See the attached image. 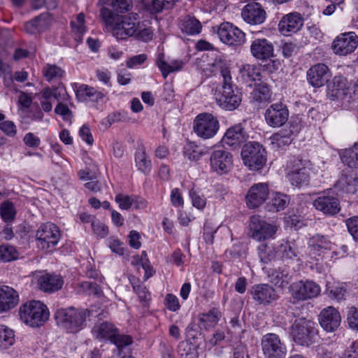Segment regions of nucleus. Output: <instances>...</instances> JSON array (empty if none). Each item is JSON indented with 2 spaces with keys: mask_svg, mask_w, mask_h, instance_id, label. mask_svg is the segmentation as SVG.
Returning <instances> with one entry per match:
<instances>
[{
  "mask_svg": "<svg viewBox=\"0 0 358 358\" xmlns=\"http://www.w3.org/2000/svg\"><path fill=\"white\" fill-rule=\"evenodd\" d=\"M101 19L108 31L118 40H125L134 36L141 28V22L136 13L115 15L106 8L101 9Z\"/></svg>",
  "mask_w": 358,
  "mask_h": 358,
  "instance_id": "1",
  "label": "nucleus"
},
{
  "mask_svg": "<svg viewBox=\"0 0 358 358\" xmlns=\"http://www.w3.org/2000/svg\"><path fill=\"white\" fill-rule=\"evenodd\" d=\"M18 313L21 321L32 328L43 326L50 317L47 306L40 301L35 300L20 306Z\"/></svg>",
  "mask_w": 358,
  "mask_h": 358,
  "instance_id": "2",
  "label": "nucleus"
},
{
  "mask_svg": "<svg viewBox=\"0 0 358 358\" xmlns=\"http://www.w3.org/2000/svg\"><path fill=\"white\" fill-rule=\"evenodd\" d=\"M60 238L61 231L59 227L52 222H46L41 225L36 233L38 246L46 252L53 251Z\"/></svg>",
  "mask_w": 358,
  "mask_h": 358,
  "instance_id": "3",
  "label": "nucleus"
},
{
  "mask_svg": "<svg viewBox=\"0 0 358 358\" xmlns=\"http://www.w3.org/2000/svg\"><path fill=\"white\" fill-rule=\"evenodd\" d=\"M241 155L243 163L251 171H258L266 164V151L257 143H246L242 150Z\"/></svg>",
  "mask_w": 358,
  "mask_h": 358,
  "instance_id": "4",
  "label": "nucleus"
},
{
  "mask_svg": "<svg viewBox=\"0 0 358 358\" xmlns=\"http://www.w3.org/2000/svg\"><path fill=\"white\" fill-rule=\"evenodd\" d=\"M278 229L277 224L273 222H268L259 215L250 217L249 234L252 238L257 241H263L273 238Z\"/></svg>",
  "mask_w": 358,
  "mask_h": 358,
  "instance_id": "5",
  "label": "nucleus"
},
{
  "mask_svg": "<svg viewBox=\"0 0 358 358\" xmlns=\"http://www.w3.org/2000/svg\"><path fill=\"white\" fill-rule=\"evenodd\" d=\"M219 128L220 123L217 118L211 113H201L194 120V131L203 139H209L215 136Z\"/></svg>",
  "mask_w": 358,
  "mask_h": 358,
  "instance_id": "6",
  "label": "nucleus"
},
{
  "mask_svg": "<svg viewBox=\"0 0 358 358\" xmlns=\"http://www.w3.org/2000/svg\"><path fill=\"white\" fill-rule=\"evenodd\" d=\"M289 292L294 301H303L317 297L321 287L313 280H299L290 285Z\"/></svg>",
  "mask_w": 358,
  "mask_h": 358,
  "instance_id": "7",
  "label": "nucleus"
},
{
  "mask_svg": "<svg viewBox=\"0 0 358 358\" xmlns=\"http://www.w3.org/2000/svg\"><path fill=\"white\" fill-rule=\"evenodd\" d=\"M291 334L295 343L300 345L308 346L314 341V323L306 318L297 319L291 327Z\"/></svg>",
  "mask_w": 358,
  "mask_h": 358,
  "instance_id": "8",
  "label": "nucleus"
},
{
  "mask_svg": "<svg viewBox=\"0 0 358 358\" xmlns=\"http://www.w3.org/2000/svg\"><path fill=\"white\" fill-rule=\"evenodd\" d=\"M57 322L71 332L78 331L85 320V313L74 308L60 309L55 313Z\"/></svg>",
  "mask_w": 358,
  "mask_h": 358,
  "instance_id": "9",
  "label": "nucleus"
},
{
  "mask_svg": "<svg viewBox=\"0 0 358 358\" xmlns=\"http://www.w3.org/2000/svg\"><path fill=\"white\" fill-rule=\"evenodd\" d=\"M220 41L229 46H240L246 41L245 33L231 22L221 23L217 29Z\"/></svg>",
  "mask_w": 358,
  "mask_h": 358,
  "instance_id": "10",
  "label": "nucleus"
},
{
  "mask_svg": "<svg viewBox=\"0 0 358 358\" xmlns=\"http://www.w3.org/2000/svg\"><path fill=\"white\" fill-rule=\"evenodd\" d=\"M358 46V36L354 31L340 34L333 41L331 50L339 56H346L352 53Z\"/></svg>",
  "mask_w": 358,
  "mask_h": 358,
  "instance_id": "11",
  "label": "nucleus"
},
{
  "mask_svg": "<svg viewBox=\"0 0 358 358\" xmlns=\"http://www.w3.org/2000/svg\"><path fill=\"white\" fill-rule=\"evenodd\" d=\"M262 349L266 358H285L287 348L275 334H267L262 337Z\"/></svg>",
  "mask_w": 358,
  "mask_h": 358,
  "instance_id": "12",
  "label": "nucleus"
},
{
  "mask_svg": "<svg viewBox=\"0 0 358 358\" xmlns=\"http://www.w3.org/2000/svg\"><path fill=\"white\" fill-rule=\"evenodd\" d=\"M311 162L307 159L298 158L292 162L289 178L292 185L300 187L307 185L310 180Z\"/></svg>",
  "mask_w": 358,
  "mask_h": 358,
  "instance_id": "13",
  "label": "nucleus"
},
{
  "mask_svg": "<svg viewBox=\"0 0 358 358\" xmlns=\"http://www.w3.org/2000/svg\"><path fill=\"white\" fill-rule=\"evenodd\" d=\"M215 97L220 106L227 110L236 109L241 101L240 96L232 89L231 81L223 83L222 88L215 92Z\"/></svg>",
  "mask_w": 358,
  "mask_h": 358,
  "instance_id": "14",
  "label": "nucleus"
},
{
  "mask_svg": "<svg viewBox=\"0 0 358 358\" xmlns=\"http://www.w3.org/2000/svg\"><path fill=\"white\" fill-rule=\"evenodd\" d=\"M270 194L268 185L266 182H259L252 185L246 195V206L250 209H256L262 206L268 199Z\"/></svg>",
  "mask_w": 358,
  "mask_h": 358,
  "instance_id": "15",
  "label": "nucleus"
},
{
  "mask_svg": "<svg viewBox=\"0 0 358 358\" xmlns=\"http://www.w3.org/2000/svg\"><path fill=\"white\" fill-rule=\"evenodd\" d=\"M289 110L282 103L271 104L264 113L266 124L272 128H278L283 126L288 120Z\"/></svg>",
  "mask_w": 358,
  "mask_h": 358,
  "instance_id": "16",
  "label": "nucleus"
},
{
  "mask_svg": "<svg viewBox=\"0 0 358 358\" xmlns=\"http://www.w3.org/2000/svg\"><path fill=\"white\" fill-rule=\"evenodd\" d=\"M242 20L250 25H258L264 22L266 13L259 3H249L241 10Z\"/></svg>",
  "mask_w": 358,
  "mask_h": 358,
  "instance_id": "17",
  "label": "nucleus"
},
{
  "mask_svg": "<svg viewBox=\"0 0 358 358\" xmlns=\"http://www.w3.org/2000/svg\"><path fill=\"white\" fill-rule=\"evenodd\" d=\"M341 317L339 312L333 306H328L322 310L319 315V323L327 332L335 331L340 326Z\"/></svg>",
  "mask_w": 358,
  "mask_h": 358,
  "instance_id": "18",
  "label": "nucleus"
},
{
  "mask_svg": "<svg viewBox=\"0 0 358 358\" xmlns=\"http://www.w3.org/2000/svg\"><path fill=\"white\" fill-rule=\"evenodd\" d=\"M303 27V17L298 13H290L284 15L278 23V30L283 36L296 33Z\"/></svg>",
  "mask_w": 358,
  "mask_h": 358,
  "instance_id": "19",
  "label": "nucleus"
},
{
  "mask_svg": "<svg viewBox=\"0 0 358 358\" xmlns=\"http://www.w3.org/2000/svg\"><path fill=\"white\" fill-rule=\"evenodd\" d=\"M233 164L231 155L224 150H216L210 157V165L219 174L227 173Z\"/></svg>",
  "mask_w": 358,
  "mask_h": 358,
  "instance_id": "20",
  "label": "nucleus"
},
{
  "mask_svg": "<svg viewBox=\"0 0 358 358\" xmlns=\"http://www.w3.org/2000/svg\"><path fill=\"white\" fill-rule=\"evenodd\" d=\"M251 294L259 304L268 305L278 299L275 289L267 284H259L252 287Z\"/></svg>",
  "mask_w": 358,
  "mask_h": 358,
  "instance_id": "21",
  "label": "nucleus"
},
{
  "mask_svg": "<svg viewBox=\"0 0 358 358\" xmlns=\"http://www.w3.org/2000/svg\"><path fill=\"white\" fill-rule=\"evenodd\" d=\"M313 206L317 210L327 215H334L341 210L337 198L331 196H320L313 201Z\"/></svg>",
  "mask_w": 358,
  "mask_h": 358,
  "instance_id": "22",
  "label": "nucleus"
},
{
  "mask_svg": "<svg viewBox=\"0 0 358 358\" xmlns=\"http://www.w3.org/2000/svg\"><path fill=\"white\" fill-rule=\"evenodd\" d=\"M252 55L258 60L264 61L273 56V45L266 38H258L250 45Z\"/></svg>",
  "mask_w": 358,
  "mask_h": 358,
  "instance_id": "23",
  "label": "nucleus"
},
{
  "mask_svg": "<svg viewBox=\"0 0 358 358\" xmlns=\"http://www.w3.org/2000/svg\"><path fill=\"white\" fill-rule=\"evenodd\" d=\"M348 93V83L343 77L336 76L327 85V96L332 100H341Z\"/></svg>",
  "mask_w": 358,
  "mask_h": 358,
  "instance_id": "24",
  "label": "nucleus"
},
{
  "mask_svg": "<svg viewBox=\"0 0 358 358\" xmlns=\"http://www.w3.org/2000/svg\"><path fill=\"white\" fill-rule=\"evenodd\" d=\"M18 293L12 287H0V313L6 312L19 303Z\"/></svg>",
  "mask_w": 358,
  "mask_h": 358,
  "instance_id": "25",
  "label": "nucleus"
},
{
  "mask_svg": "<svg viewBox=\"0 0 358 358\" xmlns=\"http://www.w3.org/2000/svg\"><path fill=\"white\" fill-rule=\"evenodd\" d=\"M37 283L43 292H54L62 289L64 280L61 275L45 273L38 278Z\"/></svg>",
  "mask_w": 358,
  "mask_h": 358,
  "instance_id": "26",
  "label": "nucleus"
},
{
  "mask_svg": "<svg viewBox=\"0 0 358 358\" xmlns=\"http://www.w3.org/2000/svg\"><path fill=\"white\" fill-rule=\"evenodd\" d=\"M328 67L323 64L313 66L307 73L309 83L314 87L323 86L328 80Z\"/></svg>",
  "mask_w": 358,
  "mask_h": 358,
  "instance_id": "27",
  "label": "nucleus"
},
{
  "mask_svg": "<svg viewBox=\"0 0 358 358\" xmlns=\"http://www.w3.org/2000/svg\"><path fill=\"white\" fill-rule=\"evenodd\" d=\"M299 131V128L296 124H290L271 136V143L278 148L287 145L291 143L292 136L296 134Z\"/></svg>",
  "mask_w": 358,
  "mask_h": 358,
  "instance_id": "28",
  "label": "nucleus"
},
{
  "mask_svg": "<svg viewBox=\"0 0 358 358\" xmlns=\"http://www.w3.org/2000/svg\"><path fill=\"white\" fill-rule=\"evenodd\" d=\"M244 141V128L241 124L229 127L222 139V143L229 147L238 146Z\"/></svg>",
  "mask_w": 358,
  "mask_h": 358,
  "instance_id": "29",
  "label": "nucleus"
},
{
  "mask_svg": "<svg viewBox=\"0 0 358 358\" xmlns=\"http://www.w3.org/2000/svg\"><path fill=\"white\" fill-rule=\"evenodd\" d=\"M206 71L212 73L220 72L222 76L223 83L231 81V76L229 69V64L221 56L217 57L214 59L210 61L207 65Z\"/></svg>",
  "mask_w": 358,
  "mask_h": 358,
  "instance_id": "30",
  "label": "nucleus"
},
{
  "mask_svg": "<svg viewBox=\"0 0 358 358\" xmlns=\"http://www.w3.org/2000/svg\"><path fill=\"white\" fill-rule=\"evenodd\" d=\"M93 335L99 340H111L117 335V329L109 322H105L94 327Z\"/></svg>",
  "mask_w": 358,
  "mask_h": 358,
  "instance_id": "31",
  "label": "nucleus"
},
{
  "mask_svg": "<svg viewBox=\"0 0 358 358\" xmlns=\"http://www.w3.org/2000/svg\"><path fill=\"white\" fill-rule=\"evenodd\" d=\"M51 23L50 15L45 13L27 22L25 25L26 31L30 34H37L47 29Z\"/></svg>",
  "mask_w": 358,
  "mask_h": 358,
  "instance_id": "32",
  "label": "nucleus"
},
{
  "mask_svg": "<svg viewBox=\"0 0 358 358\" xmlns=\"http://www.w3.org/2000/svg\"><path fill=\"white\" fill-rule=\"evenodd\" d=\"M342 162L352 169L358 168V143H355L349 148L343 149L339 152Z\"/></svg>",
  "mask_w": 358,
  "mask_h": 358,
  "instance_id": "33",
  "label": "nucleus"
},
{
  "mask_svg": "<svg viewBox=\"0 0 358 358\" xmlns=\"http://www.w3.org/2000/svg\"><path fill=\"white\" fill-rule=\"evenodd\" d=\"M252 100L257 103H265L271 100V92L268 85L265 83L255 84V89L251 94Z\"/></svg>",
  "mask_w": 358,
  "mask_h": 358,
  "instance_id": "34",
  "label": "nucleus"
},
{
  "mask_svg": "<svg viewBox=\"0 0 358 358\" xmlns=\"http://www.w3.org/2000/svg\"><path fill=\"white\" fill-rule=\"evenodd\" d=\"M76 96L80 101L89 99L96 101L103 97V94L92 87L87 85H81L76 90Z\"/></svg>",
  "mask_w": 358,
  "mask_h": 358,
  "instance_id": "35",
  "label": "nucleus"
},
{
  "mask_svg": "<svg viewBox=\"0 0 358 358\" xmlns=\"http://www.w3.org/2000/svg\"><path fill=\"white\" fill-rule=\"evenodd\" d=\"M338 188L347 193H355L358 187V176L352 173L343 175L337 182Z\"/></svg>",
  "mask_w": 358,
  "mask_h": 358,
  "instance_id": "36",
  "label": "nucleus"
},
{
  "mask_svg": "<svg viewBox=\"0 0 358 358\" xmlns=\"http://www.w3.org/2000/svg\"><path fill=\"white\" fill-rule=\"evenodd\" d=\"M289 197L280 192H274L268 203L269 210L279 212L284 210L289 203Z\"/></svg>",
  "mask_w": 358,
  "mask_h": 358,
  "instance_id": "37",
  "label": "nucleus"
},
{
  "mask_svg": "<svg viewBox=\"0 0 358 358\" xmlns=\"http://www.w3.org/2000/svg\"><path fill=\"white\" fill-rule=\"evenodd\" d=\"M240 74L245 83L259 80L261 77L260 69L254 64H243L240 69Z\"/></svg>",
  "mask_w": 358,
  "mask_h": 358,
  "instance_id": "38",
  "label": "nucleus"
},
{
  "mask_svg": "<svg viewBox=\"0 0 358 358\" xmlns=\"http://www.w3.org/2000/svg\"><path fill=\"white\" fill-rule=\"evenodd\" d=\"M147 255L145 252L142 253V257L140 258L138 256L133 257V260L131 264L133 265L137 266L138 270L140 271V266L144 271V280H148L150 277H151L154 273L155 271L153 268L150 266V262L148 259L146 257Z\"/></svg>",
  "mask_w": 358,
  "mask_h": 358,
  "instance_id": "39",
  "label": "nucleus"
},
{
  "mask_svg": "<svg viewBox=\"0 0 358 358\" xmlns=\"http://www.w3.org/2000/svg\"><path fill=\"white\" fill-rule=\"evenodd\" d=\"M16 214L17 210L12 201L7 200L0 204V217L5 222H12Z\"/></svg>",
  "mask_w": 358,
  "mask_h": 358,
  "instance_id": "40",
  "label": "nucleus"
},
{
  "mask_svg": "<svg viewBox=\"0 0 358 358\" xmlns=\"http://www.w3.org/2000/svg\"><path fill=\"white\" fill-rule=\"evenodd\" d=\"M220 316V311L216 308H213L208 313L200 316L199 322L205 329L213 327L217 324Z\"/></svg>",
  "mask_w": 358,
  "mask_h": 358,
  "instance_id": "41",
  "label": "nucleus"
},
{
  "mask_svg": "<svg viewBox=\"0 0 358 358\" xmlns=\"http://www.w3.org/2000/svg\"><path fill=\"white\" fill-rule=\"evenodd\" d=\"M182 31L188 35L198 34L201 31V22L194 17H186L182 23Z\"/></svg>",
  "mask_w": 358,
  "mask_h": 358,
  "instance_id": "42",
  "label": "nucleus"
},
{
  "mask_svg": "<svg viewBox=\"0 0 358 358\" xmlns=\"http://www.w3.org/2000/svg\"><path fill=\"white\" fill-rule=\"evenodd\" d=\"M19 257L20 253L14 246L9 244L0 245V261L10 262L17 260Z\"/></svg>",
  "mask_w": 358,
  "mask_h": 358,
  "instance_id": "43",
  "label": "nucleus"
},
{
  "mask_svg": "<svg viewBox=\"0 0 358 358\" xmlns=\"http://www.w3.org/2000/svg\"><path fill=\"white\" fill-rule=\"evenodd\" d=\"M15 342L14 331L7 326L0 324V348L7 349Z\"/></svg>",
  "mask_w": 358,
  "mask_h": 358,
  "instance_id": "44",
  "label": "nucleus"
},
{
  "mask_svg": "<svg viewBox=\"0 0 358 358\" xmlns=\"http://www.w3.org/2000/svg\"><path fill=\"white\" fill-rule=\"evenodd\" d=\"M136 163L138 169L145 174L151 171V162L144 150H138L136 154Z\"/></svg>",
  "mask_w": 358,
  "mask_h": 358,
  "instance_id": "45",
  "label": "nucleus"
},
{
  "mask_svg": "<svg viewBox=\"0 0 358 358\" xmlns=\"http://www.w3.org/2000/svg\"><path fill=\"white\" fill-rule=\"evenodd\" d=\"M41 94L42 98L45 100H48L53 97L59 101L62 96L66 94V90L62 85L55 87H47L41 91Z\"/></svg>",
  "mask_w": 358,
  "mask_h": 358,
  "instance_id": "46",
  "label": "nucleus"
},
{
  "mask_svg": "<svg viewBox=\"0 0 358 358\" xmlns=\"http://www.w3.org/2000/svg\"><path fill=\"white\" fill-rule=\"evenodd\" d=\"M259 257L264 264H268L274 260L275 252L274 248L268 244H263L259 247Z\"/></svg>",
  "mask_w": 358,
  "mask_h": 358,
  "instance_id": "47",
  "label": "nucleus"
},
{
  "mask_svg": "<svg viewBox=\"0 0 358 358\" xmlns=\"http://www.w3.org/2000/svg\"><path fill=\"white\" fill-rule=\"evenodd\" d=\"M73 32L76 36V39L78 41L82 40L83 34L85 32V15L80 13L78 15L76 21L71 22Z\"/></svg>",
  "mask_w": 358,
  "mask_h": 358,
  "instance_id": "48",
  "label": "nucleus"
},
{
  "mask_svg": "<svg viewBox=\"0 0 358 358\" xmlns=\"http://www.w3.org/2000/svg\"><path fill=\"white\" fill-rule=\"evenodd\" d=\"M308 245L313 252H315L322 249L329 250L331 243L323 236H315L309 240Z\"/></svg>",
  "mask_w": 358,
  "mask_h": 358,
  "instance_id": "49",
  "label": "nucleus"
},
{
  "mask_svg": "<svg viewBox=\"0 0 358 358\" xmlns=\"http://www.w3.org/2000/svg\"><path fill=\"white\" fill-rule=\"evenodd\" d=\"M43 73L45 79L48 81H50L54 78L62 77L64 74V71L56 65L48 64L43 68Z\"/></svg>",
  "mask_w": 358,
  "mask_h": 358,
  "instance_id": "50",
  "label": "nucleus"
},
{
  "mask_svg": "<svg viewBox=\"0 0 358 358\" xmlns=\"http://www.w3.org/2000/svg\"><path fill=\"white\" fill-rule=\"evenodd\" d=\"M184 154L189 160L197 161L203 155V152L194 143L189 142L184 148Z\"/></svg>",
  "mask_w": 358,
  "mask_h": 358,
  "instance_id": "51",
  "label": "nucleus"
},
{
  "mask_svg": "<svg viewBox=\"0 0 358 358\" xmlns=\"http://www.w3.org/2000/svg\"><path fill=\"white\" fill-rule=\"evenodd\" d=\"M90 294H92L98 299H103L104 301H109L110 298L115 295L113 291L110 287H108L104 293L100 286L96 283L92 284Z\"/></svg>",
  "mask_w": 358,
  "mask_h": 358,
  "instance_id": "52",
  "label": "nucleus"
},
{
  "mask_svg": "<svg viewBox=\"0 0 358 358\" xmlns=\"http://www.w3.org/2000/svg\"><path fill=\"white\" fill-rule=\"evenodd\" d=\"M115 201L121 210H129L132 206L134 199L132 196L124 193H119L115 196Z\"/></svg>",
  "mask_w": 358,
  "mask_h": 358,
  "instance_id": "53",
  "label": "nucleus"
},
{
  "mask_svg": "<svg viewBox=\"0 0 358 358\" xmlns=\"http://www.w3.org/2000/svg\"><path fill=\"white\" fill-rule=\"evenodd\" d=\"M345 224L350 236L355 241H358V216L347 219Z\"/></svg>",
  "mask_w": 358,
  "mask_h": 358,
  "instance_id": "54",
  "label": "nucleus"
},
{
  "mask_svg": "<svg viewBox=\"0 0 358 358\" xmlns=\"http://www.w3.org/2000/svg\"><path fill=\"white\" fill-rule=\"evenodd\" d=\"M348 327L353 331H358V307H352L348 313Z\"/></svg>",
  "mask_w": 358,
  "mask_h": 358,
  "instance_id": "55",
  "label": "nucleus"
},
{
  "mask_svg": "<svg viewBox=\"0 0 358 358\" xmlns=\"http://www.w3.org/2000/svg\"><path fill=\"white\" fill-rule=\"evenodd\" d=\"M189 196L194 207L198 210L204 209L206 206V199L203 195H201L196 191L192 189L189 192Z\"/></svg>",
  "mask_w": 358,
  "mask_h": 358,
  "instance_id": "56",
  "label": "nucleus"
},
{
  "mask_svg": "<svg viewBox=\"0 0 358 358\" xmlns=\"http://www.w3.org/2000/svg\"><path fill=\"white\" fill-rule=\"evenodd\" d=\"M327 291L331 295L332 297L338 300H341L344 298L346 289L339 285H332L329 283L327 285Z\"/></svg>",
  "mask_w": 358,
  "mask_h": 358,
  "instance_id": "57",
  "label": "nucleus"
},
{
  "mask_svg": "<svg viewBox=\"0 0 358 358\" xmlns=\"http://www.w3.org/2000/svg\"><path fill=\"white\" fill-rule=\"evenodd\" d=\"M92 229L94 234L100 238H104L108 234V227L98 219L92 222Z\"/></svg>",
  "mask_w": 358,
  "mask_h": 358,
  "instance_id": "58",
  "label": "nucleus"
},
{
  "mask_svg": "<svg viewBox=\"0 0 358 358\" xmlns=\"http://www.w3.org/2000/svg\"><path fill=\"white\" fill-rule=\"evenodd\" d=\"M133 288L137 294L140 301L144 306L147 305L150 300V294L147 290L146 287L141 285H133Z\"/></svg>",
  "mask_w": 358,
  "mask_h": 358,
  "instance_id": "59",
  "label": "nucleus"
},
{
  "mask_svg": "<svg viewBox=\"0 0 358 358\" xmlns=\"http://www.w3.org/2000/svg\"><path fill=\"white\" fill-rule=\"evenodd\" d=\"M156 64L159 69L163 77L166 78L170 73V66L169 64L165 61L164 53H159L158 55L156 60Z\"/></svg>",
  "mask_w": 358,
  "mask_h": 358,
  "instance_id": "60",
  "label": "nucleus"
},
{
  "mask_svg": "<svg viewBox=\"0 0 358 358\" xmlns=\"http://www.w3.org/2000/svg\"><path fill=\"white\" fill-rule=\"evenodd\" d=\"M153 32L152 30L149 27H143L141 24V28L136 31L134 36L137 39L143 41H148L152 38Z\"/></svg>",
  "mask_w": 358,
  "mask_h": 358,
  "instance_id": "61",
  "label": "nucleus"
},
{
  "mask_svg": "<svg viewBox=\"0 0 358 358\" xmlns=\"http://www.w3.org/2000/svg\"><path fill=\"white\" fill-rule=\"evenodd\" d=\"M165 305L169 310L173 312L179 310L180 308L178 299L172 294H168L166 296Z\"/></svg>",
  "mask_w": 358,
  "mask_h": 358,
  "instance_id": "62",
  "label": "nucleus"
},
{
  "mask_svg": "<svg viewBox=\"0 0 358 358\" xmlns=\"http://www.w3.org/2000/svg\"><path fill=\"white\" fill-rule=\"evenodd\" d=\"M24 144L29 148H38L41 143L39 137L34 134L29 132L23 138Z\"/></svg>",
  "mask_w": 358,
  "mask_h": 358,
  "instance_id": "63",
  "label": "nucleus"
},
{
  "mask_svg": "<svg viewBox=\"0 0 358 358\" xmlns=\"http://www.w3.org/2000/svg\"><path fill=\"white\" fill-rule=\"evenodd\" d=\"M342 358H358V341L353 342L345 350Z\"/></svg>",
  "mask_w": 358,
  "mask_h": 358,
  "instance_id": "64",
  "label": "nucleus"
}]
</instances>
